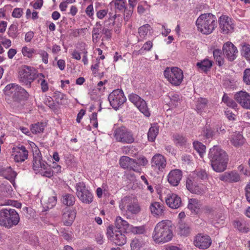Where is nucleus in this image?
I'll list each match as a JSON object with an SVG mask.
<instances>
[{"mask_svg":"<svg viewBox=\"0 0 250 250\" xmlns=\"http://www.w3.org/2000/svg\"><path fill=\"white\" fill-rule=\"evenodd\" d=\"M188 208L194 212L197 213L199 210V204L198 201L196 199H190L188 201Z\"/></svg>","mask_w":250,"mask_h":250,"instance_id":"nucleus-39","label":"nucleus"},{"mask_svg":"<svg viewBox=\"0 0 250 250\" xmlns=\"http://www.w3.org/2000/svg\"><path fill=\"white\" fill-rule=\"evenodd\" d=\"M106 235L107 238L116 245L122 246L126 242L125 234L119 230H113V226H109L107 229Z\"/></svg>","mask_w":250,"mask_h":250,"instance_id":"nucleus-8","label":"nucleus"},{"mask_svg":"<svg viewBox=\"0 0 250 250\" xmlns=\"http://www.w3.org/2000/svg\"><path fill=\"white\" fill-rule=\"evenodd\" d=\"M152 42L151 41L146 42L143 46L141 50L145 51H149L152 47Z\"/></svg>","mask_w":250,"mask_h":250,"instance_id":"nucleus-60","label":"nucleus"},{"mask_svg":"<svg viewBox=\"0 0 250 250\" xmlns=\"http://www.w3.org/2000/svg\"><path fill=\"white\" fill-rule=\"evenodd\" d=\"M145 243L141 240L135 238L132 240L130 244L132 250H143Z\"/></svg>","mask_w":250,"mask_h":250,"instance_id":"nucleus-33","label":"nucleus"},{"mask_svg":"<svg viewBox=\"0 0 250 250\" xmlns=\"http://www.w3.org/2000/svg\"><path fill=\"white\" fill-rule=\"evenodd\" d=\"M39 54L42 56V62L45 63H47L48 62V53L44 50H41Z\"/></svg>","mask_w":250,"mask_h":250,"instance_id":"nucleus-59","label":"nucleus"},{"mask_svg":"<svg viewBox=\"0 0 250 250\" xmlns=\"http://www.w3.org/2000/svg\"><path fill=\"white\" fill-rule=\"evenodd\" d=\"M173 237L172 223L166 220L159 222L156 225L153 234V240L157 243H164L171 240Z\"/></svg>","mask_w":250,"mask_h":250,"instance_id":"nucleus-2","label":"nucleus"},{"mask_svg":"<svg viewBox=\"0 0 250 250\" xmlns=\"http://www.w3.org/2000/svg\"><path fill=\"white\" fill-rule=\"evenodd\" d=\"M111 3H114L116 10L123 11L125 8V3L124 0H113Z\"/></svg>","mask_w":250,"mask_h":250,"instance_id":"nucleus-48","label":"nucleus"},{"mask_svg":"<svg viewBox=\"0 0 250 250\" xmlns=\"http://www.w3.org/2000/svg\"><path fill=\"white\" fill-rule=\"evenodd\" d=\"M179 234L181 236H187L190 233V228L189 226L183 222H181L179 226Z\"/></svg>","mask_w":250,"mask_h":250,"instance_id":"nucleus-37","label":"nucleus"},{"mask_svg":"<svg viewBox=\"0 0 250 250\" xmlns=\"http://www.w3.org/2000/svg\"><path fill=\"white\" fill-rule=\"evenodd\" d=\"M219 179L224 182L236 183L240 181L241 177L236 171H231L220 174Z\"/></svg>","mask_w":250,"mask_h":250,"instance_id":"nucleus-20","label":"nucleus"},{"mask_svg":"<svg viewBox=\"0 0 250 250\" xmlns=\"http://www.w3.org/2000/svg\"><path fill=\"white\" fill-rule=\"evenodd\" d=\"M217 19L211 13L201 14L196 21L198 30L204 34L211 33L217 26Z\"/></svg>","mask_w":250,"mask_h":250,"instance_id":"nucleus-3","label":"nucleus"},{"mask_svg":"<svg viewBox=\"0 0 250 250\" xmlns=\"http://www.w3.org/2000/svg\"><path fill=\"white\" fill-rule=\"evenodd\" d=\"M173 140L177 146H184L187 143V139L186 137L178 133L173 134Z\"/></svg>","mask_w":250,"mask_h":250,"instance_id":"nucleus-35","label":"nucleus"},{"mask_svg":"<svg viewBox=\"0 0 250 250\" xmlns=\"http://www.w3.org/2000/svg\"><path fill=\"white\" fill-rule=\"evenodd\" d=\"M21 51L24 56L29 58H31L33 57V54L36 53L35 50L33 48H28L27 46L23 47L22 48Z\"/></svg>","mask_w":250,"mask_h":250,"instance_id":"nucleus-50","label":"nucleus"},{"mask_svg":"<svg viewBox=\"0 0 250 250\" xmlns=\"http://www.w3.org/2000/svg\"><path fill=\"white\" fill-rule=\"evenodd\" d=\"M108 99L111 106L115 109H117L126 101L123 91L119 89L113 90L109 95Z\"/></svg>","mask_w":250,"mask_h":250,"instance_id":"nucleus-11","label":"nucleus"},{"mask_svg":"<svg viewBox=\"0 0 250 250\" xmlns=\"http://www.w3.org/2000/svg\"><path fill=\"white\" fill-rule=\"evenodd\" d=\"M223 51L224 56L231 62L236 59V53L238 52L237 48L229 42H226L223 45Z\"/></svg>","mask_w":250,"mask_h":250,"instance_id":"nucleus-17","label":"nucleus"},{"mask_svg":"<svg viewBox=\"0 0 250 250\" xmlns=\"http://www.w3.org/2000/svg\"><path fill=\"white\" fill-rule=\"evenodd\" d=\"M222 101L226 104L228 106L233 109H235L237 107V104L233 100L229 98L226 94H224L222 98Z\"/></svg>","mask_w":250,"mask_h":250,"instance_id":"nucleus-43","label":"nucleus"},{"mask_svg":"<svg viewBox=\"0 0 250 250\" xmlns=\"http://www.w3.org/2000/svg\"><path fill=\"white\" fill-rule=\"evenodd\" d=\"M164 74L168 82L174 86H179L182 83L184 78L183 71L176 67H167L164 71Z\"/></svg>","mask_w":250,"mask_h":250,"instance_id":"nucleus-6","label":"nucleus"},{"mask_svg":"<svg viewBox=\"0 0 250 250\" xmlns=\"http://www.w3.org/2000/svg\"><path fill=\"white\" fill-rule=\"evenodd\" d=\"M194 174H195V177H196L197 179L203 181L208 179V174L204 169H197L194 172Z\"/></svg>","mask_w":250,"mask_h":250,"instance_id":"nucleus-42","label":"nucleus"},{"mask_svg":"<svg viewBox=\"0 0 250 250\" xmlns=\"http://www.w3.org/2000/svg\"><path fill=\"white\" fill-rule=\"evenodd\" d=\"M115 225L118 229H123L126 230L129 227V224L123 220L120 216H118L115 220Z\"/></svg>","mask_w":250,"mask_h":250,"instance_id":"nucleus-38","label":"nucleus"},{"mask_svg":"<svg viewBox=\"0 0 250 250\" xmlns=\"http://www.w3.org/2000/svg\"><path fill=\"white\" fill-rule=\"evenodd\" d=\"M20 216L16 210L8 207L0 210V226L9 229L17 226L20 222Z\"/></svg>","mask_w":250,"mask_h":250,"instance_id":"nucleus-4","label":"nucleus"},{"mask_svg":"<svg viewBox=\"0 0 250 250\" xmlns=\"http://www.w3.org/2000/svg\"><path fill=\"white\" fill-rule=\"evenodd\" d=\"M107 10L105 9L101 10L97 12V16L99 19H102L107 15Z\"/></svg>","mask_w":250,"mask_h":250,"instance_id":"nucleus-64","label":"nucleus"},{"mask_svg":"<svg viewBox=\"0 0 250 250\" xmlns=\"http://www.w3.org/2000/svg\"><path fill=\"white\" fill-rule=\"evenodd\" d=\"M38 171L42 176L50 178L53 175V171L49 166H48V167H46V168H40Z\"/></svg>","mask_w":250,"mask_h":250,"instance_id":"nucleus-51","label":"nucleus"},{"mask_svg":"<svg viewBox=\"0 0 250 250\" xmlns=\"http://www.w3.org/2000/svg\"><path fill=\"white\" fill-rule=\"evenodd\" d=\"M76 188L77 195L83 203L90 204L93 201V194L87 189L83 182L77 183Z\"/></svg>","mask_w":250,"mask_h":250,"instance_id":"nucleus-9","label":"nucleus"},{"mask_svg":"<svg viewBox=\"0 0 250 250\" xmlns=\"http://www.w3.org/2000/svg\"><path fill=\"white\" fill-rule=\"evenodd\" d=\"M129 101L146 116L149 117L150 113L146 101L138 95L132 93L128 96Z\"/></svg>","mask_w":250,"mask_h":250,"instance_id":"nucleus-14","label":"nucleus"},{"mask_svg":"<svg viewBox=\"0 0 250 250\" xmlns=\"http://www.w3.org/2000/svg\"><path fill=\"white\" fill-rule=\"evenodd\" d=\"M208 101L205 98H200L198 99L196 109L198 113H202L207 105Z\"/></svg>","mask_w":250,"mask_h":250,"instance_id":"nucleus-40","label":"nucleus"},{"mask_svg":"<svg viewBox=\"0 0 250 250\" xmlns=\"http://www.w3.org/2000/svg\"><path fill=\"white\" fill-rule=\"evenodd\" d=\"M5 95L11 96L13 101L18 103L21 101H26L29 94L22 87L15 83L7 84L3 89Z\"/></svg>","mask_w":250,"mask_h":250,"instance_id":"nucleus-5","label":"nucleus"},{"mask_svg":"<svg viewBox=\"0 0 250 250\" xmlns=\"http://www.w3.org/2000/svg\"><path fill=\"white\" fill-rule=\"evenodd\" d=\"M182 172L181 170L175 169L170 171L167 176L169 183L173 186H177L181 180Z\"/></svg>","mask_w":250,"mask_h":250,"instance_id":"nucleus-24","label":"nucleus"},{"mask_svg":"<svg viewBox=\"0 0 250 250\" xmlns=\"http://www.w3.org/2000/svg\"><path fill=\"white\" fill-rule=\"evenodd\" d=\"M212 65V62L207 59L197 63V66L200 70L205 72H207L211 68Z\"/></svg>","mask_w":250,"mask_h":250,"instance_id":"nucleus-30","label":"nucleus"},{"mask_svg":"<svg viewBox=\"0 0 250 250\" xmlns=\"http://www.w3.org/2000/svg\"><path fill=\"white\" fill-rule=\"evenodd\" d=\"M213 54L214 59L218 62V65L221 66L224 63V60L221 55L222 52L221 50L218 49H215L213 51Z\"/></svg>","mask_w":250,"mask_h":250,"instance_id":"nucleus-47","label":"nucleus"},{"mask_svg":"<svg viewBox=\"0 0 250 250\" xmlns=\"http://www.w3.org/2000/svg\"><path fill=\"white\" fill-rule=\"evenodd\" d=\"M234 226L235 228L242 232L246 233L250 230L248 224L244 221H235Z\"/></svg>","mask_w":250,"mask_h":250,"instance_id":"nucleus-32","label":"nucleus"},{"mask_svg":"<svg viewBox=\"0 0 250 250\" xmlns=\"http://www.w3.org/2000/svg\"><path fill=\"white\" fill-rule=\"evenodd\" d=\"M120 165L124 169L137 171L136 167L137 166V163L134 159L128 156H122L120 159Z\"/></svg>","mask_w":250,"mask_h":250,"instance_id":"nucleus-21","label":"nucleus"},{"mask_svg":"<svg viewBox=\"0 0 250 250\" xmlns=\"http://www.w3.org/2000/svg\"><path fill=\"white\" fill-rule=\"evenodd\" d=\"M114 134L116 139L119 142L130 144L134 141L132 132L124 126L117 128Z\"/></svg>","mask_w":250,"mask_h":250,"instance_id":"nucleus-10","label":"nucleus"},{"mask_svg":"<svg viewBox=\"0 0 250 250\" xmlns=\"http://www.w3.org/2000/svg\"><path fill=\"white\" fill-rule=\"evenodd\" d=\"M61 235L66 240H69L72 239V235L71 233H68V231H66L64 229H61L60 230Z\"/></svg>","mask_w":250,"mask_h":250,"instance_id":"nucleus-57","label":"nucleus"},{"mask_svg":"<svg viewBox=\"0 0 250 250\" xmlns=\"http://www.w3.org/2000/svg\"><path fill=\"white\" fill-rule=\"evenodd\" d=\"M76 217V212L74 211H67L63 214L62 217L65 225L70 226L73 222Z\"/></svg>","mask_w":250,"mask_h":250,"instance_id":"nucleus-28","label":"nucleus"},{"mask_svg":"<svg viewBox=\"0 0 250 250\" xmlns=\"http://www.w3.org/2000/svg\"><path fill=\"white\" fill-rule=\"evenodd\" d=\"M0 175L12 182L14 181L17 176V173L13 170L10 167H9L0 170Z\"/></svg>","mask_w":250,"mask_h":250,"instance_id":"nucleus-27","label":"nucleus"},{"mask_svg":"<svg viewBox=\"0 0 250 250\" xmlns=\"http://www.w3.org/2000/svg\"><path fill=\"white\" fill-rule=\"evenodd\" d=\"M124 19L126 21H128L131 17L133 9L129 7H125L124 9Z\"/></svg>","mask_w":250,"mask_h":250,"instance_id":"nucleus-54","label":"nucleus"},{"mask_svg":"<svg viewBox=\"0 0 250 250\" xmlns=\"http://www.w3.org/2000/svg\"><path fill=\"white\" fill-rule=\"evenodd\" d=\"M44 125L42 123H37L31 125L30 130L34 134H37L43 132Z\"/></svg>","mask_w":250,"mask_h":250,"instance_id":"nucleus-41","label":"nucleus"},{"mask_svg":"<svg viewBox=\"0 0 250 250\" xmlns=\"http://www.w3.org/2000/svg\"><path fill=\"white\" fill-rule=\"evenodd\" d=\"M151 213L156 216H162L164 214L165 207L163 204L159 202H154L150 205Z\"/></svg>","mask_w":250,"mask_h":250,"instance_id":"nucleus-26","label":"nucleus"},{"mask_svg":"<svg viewBox=\"0 0 250 250\" xmlns=\"http://www.w3.org/2000/svg\"><path fill=\"white\" fill-rule=\"evenodd\" d=\"M208 157L212 169L217 172H221L226 169L229 160L225 151L219 146H214L209 150Z\"/></svg>","mask_w":250,"mask_h":250,"instance_id":"nucleus-1","label":"nucleus"},{"mask_svg":"<svg viewBox=\"0 0 250 250\" xmlns=\"http://www.w3.org/2000/svg\"><path fill=\"white\" fill-rule=\"evenodd\" d=\"M119 207L122 210L128 211L132 214H137L141 210L138 203L128 196H125L122 199Z\"/></svg>","mask_w":250,"mask_h":250,"instance_id":"nucleus-7","label":"nucleus"},{"mask_svg":"<svg viewBox=\"0 0 250 250\" xmlns=\"http://www.w3.org/2000/svg\"><path fill=\"white\" fill-rule=\"evenodd\" d=\"M203 135L207 139L212 138L215 135V131L209 126L206 125L203 130Z\"/></svg>","mask_w":250,"mask_h":250,"instance_id":"nucleus-45","label":"nucleus"},{"mask_svg":"<svg viewBox=\"0 0 250 250\" xmlns=\"http://www.w3.org/2000/svg\"><path fill=\"white\" fill-rule=\"evenodd\" d=\"M17 27L15 25H11L8 30V34L9 37L15 38L17 37Z\"/></svg>","mask_w":250,"mask_h":250,"instance_id":"nucleus-53","label":"nucleus"},{"mask_svg":"<svg viewBox=\"0 0 250 250\" xmlns=\"http://www.w3.org/2000/svg\"><path fill=\"white\" fill-rule=\"evenodd\" d=\"M20 81L30 87L31 83L33 82L35 77V73L31 67L27 65L23 66L19 71Z\"/></svg>","mask_w":250,"mask_h":250,"instance_id":"nucleus-12","label":"nucleus"},{"mask_svg":"<svg viewBox=\"0 0 250 250\" xmlns=\"http://www.w3.org/2000/svg\"><path fill=\"white\" fill-rule=\"evenodd\" d=\"M244 57L247 60L250 58V45H244L242 48Z\"/></svg>","mask_w":250,"mask_h":250,"instance_id":"nucleus-55","label":"nucleus"},{"mask_svg":"<svg viewBox=\"0 0 250 250\" xmlns=\"http://www.w3.org/2000/svg\"><path fill=\"white\" fill-rule=\"evenodd\" d=\"M169 98L170 101L168 103L169 105L171 107H176L178 105L180 101L179 96L178 94H175L169 96Z\"/></svg>","mask_w":250,"mask_h":250,"instance_id":"nucleus-49","label":"nucleus"},{"mask_svg":"<svg viewBox=\"0 0 250 250\" xmlns=\"http://www.w3.org/2000/svg\"><path fill=\"white\" fill-rule=\"evenodd\" d=\"M41 88L42 90V91L43 92H46L48 90V85L47 82L44 80H41Z\"/></svg>","mask_w":250,"mask_h":250,"instance_id":"nucleus-62","label":"nucleus"},{"mask_svg":"<svg viewBox=\"0 0 250 250\" xmlns=\"http://www.w3.org/2000/svg\"><path fill=\"white\" fill-rule=\"evenodd\" d=\"M235 100L245 109H250V95L244 91H240L234 95Z\"/></svg>","mask_w":250,"mask_h":250,"instance_id":"nucleus-18","label":"nucleus"},{"mask_svg":"<svg viewBox=\"0 0 250 250\" xmlns=\"http://www.w3.org/2000/svg\"><path fill=\"white\" fill-rule=\"evenodd\" d=\"M221 32L224 34L232 33L234 30V24L233 20L225 15L221 16L218 20Z\"/></svg>","mask_w":250,"mask_h":250,"instance_id":"nucleus-15","label":"nucleus"},{"mask_svg":"<svg viewBox=\"0 0 250 250\" xmlns=\"http://www.w3.org/2000/svg\"><path fill=\"white\" fill-rule=\"evenodd\" d=\"M48 165L45 161L42 160L41 153L39 151L33 153V168L34 170H38L40 168H46Z\"/></svg>","mask_w":250,"mask_h":250,"instance_id":"nucleus-22","label":"nucleus"},{"mask_svg":"<svg viewBox=\"0 0 250 250\" xmlns=\"http://www.w3.org/2000/svg\"><path fill=\"white\" fill-rule=\"evenodd\" d=\"M245 192L247 200L250 203V182L245 187Z\"/></svg>","mask_w":250,"mask_h":250,"instance_id":"nucleus-61","label":"nucleus"},{"mask_svg":"<svg viewBox=\"0 0 250 250\" xmlns=\"http://www.w3.org/2000/svg\"><path fill=\"white\" fill-rule=\"evenodd\" d=\"M150 29V26L149 24H146L144 25L138 29V33L140 37L144 39L147 34L148 31Z\"/></svg>","mask_w":250,"mask_h":250,"instance_id":"nucleus-46","label":"nucleus"},{"mask_svg":"<svg viewBox=\"0 0 250 250\" xmlns=\"http://www.w3.org/2000/svg\"><path fill=\"white\" fill-rule=\"evenodd\" d=\"M57 196L54 193L44 195L41 199V202L44 208L43 211L53 208L57 203Z\"/></svg>","mask_w":250,"mask_h":250,"instance_id":"nucleus-19","label":"nucleus"},{"mask_svg":"<svg viewBox=\"0 0 250 250\" xmlns=\"http://www.w3.org/2000/svg\"><path fill=\"white\" fill-rule=\"evenodd\" d=\"M243 80L246 84L250 85V68H247L244 70Z\"/></svg>","mask_w":250,"mask_h":250,"instance_id":"nucleus-52","label":"nucleus"},{"mask_svg":"<svg viewBox=\"0 0 250 250\" xmlns=\"http://www.w3.org/2000/svg\"><path fill=\"white\" fill-rule=\"evenodd\" d=\"M165 200L167 205L173 209L178 208L181 206L182 203L181 198L174 193L167 194Z\"/></svg>","mask_w":250,"mask_h":250,"instance_id":"nucleus-23","label":"nucleus"},{"mask_svg":"<svg viewBox=\"0 0 250 250\" xmlns=\"http://www.w3.org/2000/svg\"><path fill=\"white\" fill-rule=\"evenodd\" d=\"M130 230L135 234H142L145 231L143 227H131Z\"/></svg>","mask_w":250,"mask_h":250,"instance_id":"nucleus-58","label":"nucleus"},{"mask_svg":"<svg viewBox=\"0 0 250 250\" xmlns=\"http://www.w3.org/2000/svg\"><path fill=\"white\" fill-rule=\"evenodd\" d=\"M62 202L67 206H73L75 202V197L71 194L67 193L62 196Z\"/></svg>","mask_w":250,"mask_h":250,"instance_id":"nucleus-31","label":"nucleus"},{"mask_svg":"<svg viewBox=\"0 0 250 250\" xmlns=\"http://www.w3.org/2000/svg\"><path fill=\"white\" fill-rule=\"evenodd\" d=\"M93 6L92 4L89 5L85 10V13L89 17L93 16Z\"/></svg>","mask_w":250,"mask_h":250,"instance_id":"nucleus-63","label":"nucleus"},{"mask_svg":"<svg viewBox=\"0 0 250 250\" xmlns=\"http://www.w3.org/2000/svg\"><path fill=\"white\" fill-rule=\"evenodd\" d=\"M159 133V127L157 126H151L148 132L147 137L149 141L154 142Z\"/></svg>","mask_w":250,"mask_h":250,"instance_id":"nucleus-36","label":"nucleus"},{"mask_svg":"<svg viewBox=\"0 0 250 250\" xmlns=\"http://www.w3.org/2000/svg\"><path fill=\"white\" fill-rule=\"evenodd\" d=\"M194 149L199 153L200 156L202 157L205 152L206 146L200 142H194L193 143Z\"/></svg>","mask_w":250,"mask_h":250,"instance_id":"nucleus-44","label":"nucleus"},{"mask_svg":"<svg viewBox=\"0 0 250 250\" xmlns=\"http://www.w3.org/2000/svg\"><path fill=\"white\" fill-rule=\"evenodd\" d=\"M28 156V151L25 147L21 146L18 147L16 151V154L14 156V160L16 162H22L27 159Z\"/></svg>","mask_w":250,"mask_h":250,"instance_id":"nucleus-25","label":"nucleus"},{"mask_svg":"<svg viewBox=\"0 0 250 250\" xmlns=\"http://www.w3.org/2000/svg\"><path fill=\"white\" fill-rule=\"evenodd\" d=\"M102 30V25L99 22H97L95 27L92 30V41L94 42H97L99 40L100 34Z\"/></svg>","mask_w":250,"mask_h":250,"instance_id":"nucleus-29","label":"nucleus"},{"mask_svg":"<svg viewBox=\"0 0 250 250\" xmlns=\"http://www.w3.org/2000/svg\"><path fill=\"white\" fill-rule=\"evenodd\" d=\"M212 240L207 234L199 233L193 238V245L200 250L208 249L211 245Z\"/></svg>","mask_w":250,"mask_h":250,"instance_id":"nucleus-13","label":"nucleus"},{"mask_svg":"<svg viewBox=\"0 0 250 250\" xmlns=\"http://www.w3.org/2000/svg\"><path fill=\"white\" fill-rule=\"evenodd\" d=\"M151 163L153 169L163 172L166 167L167 160L162 154H156L152 157Z\"/></svg>","mask_w":250,"mask_h":250,"instance_id":"nucleus-16","label":"nucleus"},{"mask_svg":"<svg viewBox=\"0 0 250 250\" xmlns=\"http://www.w3.org/2000/svg\"><path fill=\"white\" fill-rule=\"evenodd\" d=\"M22 9L20 8H16L14 9L12 16L16 18H20L22 15Z\"/></svg>","mask_w":250,"mask_h":250,"instance_id":"nucleus-56","label":"nucleus"},{"mask_svg":"<svg viewBox=\"0 0 250 250\" xmlns=\"http://www.w3.org/2000/svg\"><path fill=\"white\" fill-rule=\"evenodd\" d=\"M245 142L244 138L240 133L235 134L231 140V143L235 146H242Z\"/></svg>","mask_w":250,"mask_h":250,"instance_id":"nucleus-34","label":"nucleus"}]
</instances>
